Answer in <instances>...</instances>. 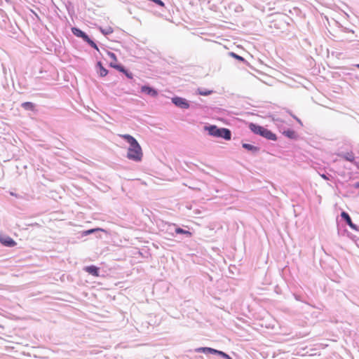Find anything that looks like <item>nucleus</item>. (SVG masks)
Returning a JSON list of instances; mask_svg holds the SVG:
<instances>
[{
    "label": "nucleus",
    "instance_id": "nucleus-1",
    "mask_svg": "<svg viewBox=\"0 0 359 359\" xmlns=\"http://www.w3.org/2000/svg\"><path fill=\"white\" fill-rule=\"evenodd\" d=\"M121 137L129 144L127 158L135 162H140L142 158V150L137 140L129 134L121 135Z\"/></svg>",
    "mask_w": 359,
    "mask_h": 359
},
{
    "label": "nucleus",
    "instance_id": "nucleus-2",
    "mask_svg": "<svg viewBox=\"0 0 359 359\" xmlns=\"http://www.w3.org/2000/svg\"><path fill=\"white\" fill-rule=\"evenodd\" d=\"M208 135L212 137L222 138L225 140L231 139V131L229 128H219L216 125H206L203 128Z\"/></svg>",
    "mask_w": 359,
    "mask_h": 359
},
{
    "label": "nucleus",
    "instance_id": "nucleus-3",
    "mask_svg": "<svg viewBox=\"0 0 359 359\" xmlns=\"http://www.w3.org/2000/svg\"><path fill=\"white\" fill-rule=\"evenodd\" d=\"M249 128L254 134L259 135L266 140L273 141H276L277 140L276 135L264 126H259L257 123H250L249 124Z\"/></svg>",
    "mask_w": 359,
    "mask_h": 359
},
{
    "label": "nucleus",
    "instance_id": "nucleus-4",
    "mask_svg": "<svg viewBox=\"0 0 359 359\" xmlns=\"http://www.w3.org/2000/svg\"><path fill=\"white\" fill-rule=\"evenodd\" d=\"M172 102L177 107L182 109H189L190 107L189 102L182 97L175 96L172 97L171 99Z\"/></svg>",
    "mask_w": 359,
    "mask_h": 359
},
{
    "label": "nucleus",
    "instance_id": "nucleus-5",
    "mask_svg": "<svg viewBox=\"0 0 359 359\" xmlns=\"http://www.w3.org/2000/svg\"><path fill=\"white\" fill-rule=\"evenodd\" d=\"M341 217L351 229L355 231H358V226L353 223L351 218L348 212L342 211L341 212Z\"/></svg>",
    "mask_w": 359,
    "mask_h": 359
},
{
    "label": "nucleus",
    "instance_id": "nucleus-6",
    "mask_svg": "<svg viewBox=\"0 0 359 359\" xmlns=\"http://www.w3.org/2000/svg\"><path fill=\"white\" fill-rule=\"evenodd\" d=\"M141 92L152 97H156L158 95V90L148 85H144L141 87Z\"/></svg>",
    "mask_w": 359,
    "mask_h": 359
},
{
    "label": "nucleus",
    "instance_id": "nucleus-7",
    "mask_svg": "<svg viewBox=\"0 0 359 359\" xmlns=\"http://www.w3.org/2000/svg\"><path fill=\"white\" fill-rule=\"evenodd\" d=\"M0 243L3 245L8 248L16 245V242L8 236L0 235Z\"/></svg>",
    "mask_w": 359,
    "mask_h": 359
},
{
    "label": "nucleus",
    "instance_id": "nucleus-8",
    "mask_svg": "<svg viewBox=\"0 0 359 359\" xmlns=\"http://www.w3.org/2000/svg\"><path fill=\"white\" fill-rule=\"evenodd\" d=\"M338 156L344 160L353 163L354 165H358V163L355 161V156L352 151L350 152H341L338 154Z\"/></svg>",
    "mask_w": 359,
    "mask_h": 359
},
{
    "label": "nucleus",
    "instance_id": "nucleus-9",
    "mask_svg": "<svg viewBox=\"0 0 359 359\" xmlns=\"http://www.w3.org/2000/svg\"><path fill=\"white\" fill-rule=\"evenodd\" d=\"M217 349L211 348V347H198L195 348L194 351L196 353H203L205 354H213L217 355L218 353Z\"/></svg>",
    "mask_w": 359,
    "mask_h": 359
},
{
    "label": "nucleus",
    "instance_id": "nucleus-10",
    "mask_svg": "<svg viewBox=\"0 0 359 359\" xmlns=\"http://www.w3.org/2000/svg\"><path fill=\"white\" fill-rule=\"evenodd\" d=\"M242 147L253 155H257L260 151V148L259 147H256L248 143H243Z\"/></svg>",
    "mask_w": 359,
    "mask_h": 359
},
{
    "label": "nucleus",
    "instance_id": "nucleus-11",
    "mask_svg": "<svg viewBox=\"0 0 359 359\" xmlns=\"http://www.w3.org/2000/svg\"><path fill=\"white\" fill-rule=\"evenodd\" d=\"M81 39H82L86 43H87L91 48L100 52V50L96 43L93 39H91L86 32H84L83 34L81 36Z\"/></svg>",
    "mask_w": 359,
    "mask_h": 359
},
{
    "label": "nucleus",
    "instance_id": "nucleus-12",
    "mask_svg": "<svg viewBox=\"0 0 359 359\" xmlns=\"http://www.w3.org/2000/svg\"><path fill=\"white\" fill-rule=\"evenodd\" d=\"M81 39H82L86 43H87L91 48L100 52V50L96 43L93 39H91L86 32H84L83 34L81 36Z\"/></svg>",
    "mask_w": 359,
    "mask_h": 359
},
{
    "label": "nucleus",
    "instance_id": "nucleus-13",
    "mask_svg": "<svg viewBox=\"0 0 359 359\" xmlns=\"http://www.w3.org/2000/svg\"><path fill=\"white\" fill-rule=\"evenodd\" d=\"M84 271L95 277H98L100 276V268L95 265L86 266L84 268Z\"/></svg>",
    "mask_w": 359,
    "mask_h": 359
},
{
    "label": "nucleus",
    "instance_id": "nucleus-14",
    "mask_svg": "<svg viewBox=\"0 0 359 359\" xmlns=\"http://www.w3.org/2000/svg\"><path fill=\"white\" fill-rule=\"evenodd\" d=\"M96 68L97 72L100 77H104L107 76L109 72L108 70L103 67L102 63L100 61L97 62Z\"/></svg>",
    "mask_w": 359,
    "mask_h": 359
},
{
    "label": "nucleus",
    "instance_id": "nucleus-15",
    "mask_svg": "<svg viewBox=\"0 0 359 359\" xmlns=\"http://www.w3.org/2000/svg\"><path fill=\"white\" fill-rule=\"evenodd\" d=\"M172 227L174 229V231L176 234H182V235H185L186 237H191V233L188 231V230H185L181 227H179L177 226L176 224H173L172 225Z\"/></svg>",
    "mask_w": 359,
    "mask_h": 359
},
{
    "label": "nucleus",
    "instance_id": "nucleus-16",
    "mask_svg": "<svg viewBox=\"0 0 359 359\" xmlns=\"http://www.w3.org/2000/svg\"><path fill=\"white\" fill-rule=\"evenodd\" d=\"M283 135L290 140H296L298 137L297 133L291 128H287V130H283Z\"/></svg>",
    "mask_w": 359,
    "mask_h": 359
},
{
    "label": "nucleus",
    "instance_id": "nucleus-17",
    "mask_svg": "<svg viewBox=\"0 0 359 359\" xmlns=\"http://www.w3.org/2000/svg\"><path fill=\"white\" fill-rule=\"evenodd\" d=\"M21 107L26 111H34L35 110L36 105L32 102H25L21 104Z\"/></svg>",
    "mask_w": 359,
    "mask_h": 359
},
{
    "label": "nucleus",
    "instance_id": "nucleus-18",
    "mask_svg": "<svg viewBox=\"0 0 359 359\" xmlns=\"http://www.w3.org/2000/svg\"><path fill=\"white\" fill-rule=\"evenodd\" d=\"M109 66L122 73H123L124 71L126 69V68L121 64L110 62Z\"/></svg>",
    "mask_w": 359,
    "mask_h": 359
},
{
    "label": "nucleus",
    "instance_id": "nucleus-19",
    "mask_svg": "<svg viewBox=\"0 0 359 359\" xmlns=\"http://www.w3.org/2000/svg\"><path fill=\"white\" fill-rule=\"evenodd\" d=\"M99 231H104V230L100 228L90 229L83 231L82 235L83 236H88V235H90V234L99 232Z\"/></svg>",
    "mask_w": 359,
    "mask_h": 359
},
{
    "label": "nucleus",
    "instance_id": "nucleus-20",
    "mask_svg": "<svg viewBox=\"0 0 359 359\" xmlns=\"http://www.w3.org/2000/svg\"><path fill=\"white\" fill-rule=\"evenodd\" d=\"M197 93L200 95L208 96L213 93V90L205 88H198Z\"/></svg>",
    "mask_w": 359,
    "mask_h": 359
},
{
    "label": "nucleus",
    "instance_id": "nucleus-21",
    "mask_svg": "<svg viewBox=\"0 0 359 359\" xmlns=\"http://www.w3.org/2000/svg\"><path fill=\"white\" fill-rule=\"evenodd\" d=\"M72 29V34H73L74 36H77V37H79V38H81V36L83 34V33L85 32L82 31L81 29H79V28H78V27H72V29Z\"/></svg>",
    "mask_w": 359,
    "mask_h": 359
},
{
    "label": "nucleus",
    "instance_id": "nucleus-22",
    "mask_svg": "<svg viewBox=\"0 0 359 359\" xmlns=\"http://www.w3.org/2000/svg\"><path fill=\"white\" fill-rule=\"evenodd\" d=\"M229 55L230 56H231L232 57L236 59L238 61H241V62H246V60H245L244 57H243L242 56L236 54V53H233V52H229Z\"/></svg>",
    "mask_w": 359,
    "mask_h": 359
},
{
    "label": "nucleus",
    "instance_id": "nucleus-23",
    "mask_svg": "<svg viewBox=\"0 0 359 359\" xmlns=\"http://www.w3.org/2000/svg\"><path fill=\"white\" fill-rule=\"evenodd\" d=\"M100 32L105 36L109 34H111L113 32V29L111 27H108L107 29H103L102 27H100Z\"/></svg>",
    "mask_w": 359,
    "mask_h": 359
},
{
    "label": "nucleus",
    "instance_id": "nucleus-24",
    "mask_svg": "<svg viewBox=\"0 0 359 359\" xmlns=\"http://www.w3.org/2000/svg\"><path fill=\"white\" fill-rule=\"evenodd\" d=\"M217 355L224 358V359H233L229 354L226 353L222 351H218Z\"/></svg>",
    "mask_w": 359,
    "mask_h": 359
},
{
    "label": "nucleus",
    "instance_id": "nucleus-25",
    "mask_svg": "<svg viewBox=\"0 0 359 359\" xmlns=\"http://www.w3.org/2000/svg\"><path fill=\"white\" fill-rule=\"evenodd\" d=\"M107 55L109 56L110 59H111L113 61H116L117 57L114 53L107 50Z\"/></svg>",
    "mask_w": 359,
    "mask_h": 359
},
{
    "label": "nucleus",
    "instance_id": "nucleus-26",
    "mask_svg": "<svg viewBox=\"0 0 359 359\" xmlns=\"http://www.w3.org/2000/svg\"><path fill=\"white\" fill-rule=\"evenodd\" d=\"M123 74H124L128 79H133V73L127 69L124 71Z\"/></svg>",
    "mask_w": 359,
    "mask_h": 359
},
{
    "label": "nucleus",
    "instance_id": "nucleus-27",
    "mask_svg": "<svg viewBox=\"0 0 359 359\" xmlns=\"http://www.w3.org/2000/svg\"><path fill=\"white\" fill-rule=\"evenodd\" d=\"M287 112L292 116V118L294 119H295L297 121V122H298L300 125H302V121L298 117H297L295 115L292 114L290 111H287Z\"/></svg>",
    "mask_w": 359,
    "mask_h": 359
},
{
    "label": "nucleus",
    "instance_id": "nucleus-28",
    "mask_svg": "<svg viewBox=\"0 0 359 359\" xmlns=\"http://www.w3.org/2000/svg\"><path fill=\"white\" fill-rule=\"evenodd\" d=\"M321 177L325 179V180H329V178L327 177V176L325 175V174H323L321 175Z\"/></svg>",
    "mask_w": 359,
    "mask_h": 359
},
{
    "label": "nucleus",
    "instance_id": "nucleus-29",
    "mask_svg": "<svg viewBox=\"0 0 359 359\" xmlns=\"http://www.w3.org/2000/svg\"><path fill=\"white\" fill-rule=\"evenodd\" d=\"M355 187L356 188H358L359 187V182H357L355 184Z\"/></svg>",
    "mask_w": 359,
    "mask_h": 359
},
{
    "label": "nucleus",
    "instance_id": "nucleus-30",
    "mask_svg": "<svg viewBox=\"0 0 359 359\" xmlns=\"http://www.w3.org/2000/svg\"><path fill=\"white\" fill-rule=\"evenodd\" d=\"M355 66L358 69H359V64H356Z\"/></svg>",
    "mask_w": 359,
    "mask_h": 359
},
{
    "label": "nucleus",
    "instance_id": "nucleus-31",
    "mask_svg": "<svg viewBox=\"0 0 359 359\" xmlns=\"http://www.w3.org/2000/svg\"><path fill=\"white\" fill-rule=\"evenodd\" d=\"M11 194L12 196H15V193H12V192H11Z\"/></svg>",
    "mask_w": 359,
    "mask_h": 359
},
{
    "label": "nucleus",
    "instance_id": "nucleus-32",
    "mask_svg": "<svg viewBox=\"0 0 359 359\" xmlns=\"http://www.w3.org/2000/svg\"><path fill=\"white\" fill-rule=\"evenodd\" d=\"M6 1H8V0H6Z\"/></svg>",
    "mask_w": 359,
    "mask_h": 359
}]
</instances>
